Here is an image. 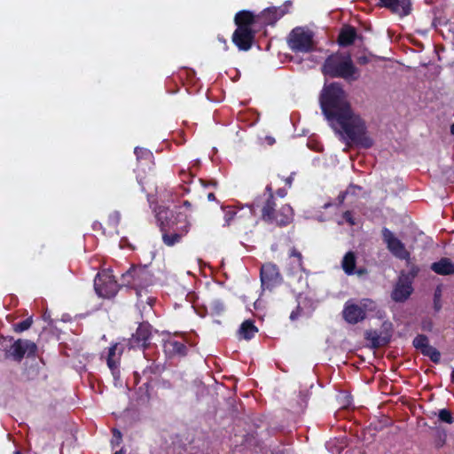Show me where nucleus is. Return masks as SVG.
I'll list each match as a JSON object with an SVG mask.
<instances>
[{"label": "nucleus", "mask_w": 454, "mask_h": 454, "mask_svg": "<svg viewBox=\"0 0 454 454\" xmlns=\"http://www.w3.org/2000/svg\"><path fill=\"white\" fill-rule=\"evenodd\" d=\"M270 196H274V193H273L272 185L270 184L266 185L264 193L262 194V198H270Z\"/></svg>", "instance_id": "obj_44"}, {"label": "nucleus", "mask_w": 454, "mask_h": 454, "mask_svg": "<svg viewBox=\"0 0 454 454\" xmlns=\"http://www.w3.org/2000/svg\"><path fill=\"white\" fill-rule=\"evenodd\" d=\"M183 206L185 207L186 208H191L192 207V204L189 200H184L183 201Z\"/></svg>", "instance_id": "obj_55"}, {"label": "nucleus", "mask_w": 454, "mask_h": 454, "mask_svg": "<svg viewBox=\"0 0 454 454\" xmlns=\"http://www.w3.org/2000/svg\"><path fill=\"white\" fill-rule=\"evenodd\" d=\"M431 270L438 275L447 276L454 274V263L450 259L443 257L431 264Z\"/></svg>", "instance_id": "obj_22"}, {"label": "nucleus", "mask_w": 454, "mask_h": 454, "mask_svg": "<svg viewBox=\"0 0 454 454\" xmlns=\"http://www.w3.org/2000/svg\"><path fill=\"white\" fill-rule=\"evenodd\" d=\"M9 340L12 343L4 349L5 358L20 363L25 356L27 358L36 356L38 348L34 341L27 339L14 340L12 337Z\"/></svg>", "instance_id": "obj_6"}, {"label": "nucleus", "mask_w": 454, "mask_h": 454, "mask_svg": "<svg viewBox=\"0 0 454 454\" xmlns=\"http://www.w3.org/2000/svg\"><path fill=\"white\" fill-rule=\"evenodd\" d=\"M422 355L430 358L434 364H439L441 361V353L434 347L429 345L425 350H422Z\"/></svg>", "instance_id": "obj_28"}, {"label": "nucleus", "mask_w": 454, "mask_h": 454, "mask_svg": "<svg viewBox=\"0 0 454 454\" xmlns=\"http://www.w3.org/2000/svg\"><path fill=\"white\" fill-rule=\"evenodd\" d=\"M179 176L185 184H188L193 178V176L186 170H181Z\"/></svg>", "instance_id": "obj_38"}, {"label": "nucleus", "mask_w": 454, "mask_h": 454, "mask_svg": "<svg viewBox=\"0 0 454 454\" xmlns=\"http://www.w3.org/2000/svg\"><path fill=\"white\" fill-rule=\"evenodd\" d=\"M451 134L454 136V123L450 127Z\"/></svg>", "instance_id": "obj_56"}, {"label": "nucleus", "mask_w": 454, "mask_h": 454, "mask_svg": "<svg viewBox=\"0 0 454 454\" xmlns=\"http://www.w3.org/2000/svg\"><path fill=\"white\" fill-rule=\"evenodd\" d=\"M321 69L325 76L342 78L348 82L356 81L360 75L349 53L331 54L325 59Z\"/></svg>", "instance_id": "obj_3"}, {"label": "nucleus", "mask_w": 454, "mask_h": 454, "mask_svg": "<svg viewBox=\"0 0 454 454\" xmlns=\"http://www.w3.org/2000/svg\"><path fill=\"white\" fill-rule=\"evenodd\" d=\"M365 339L371 342V346L373 348H379L389 342V338L381 337L376 331L366 332Z\"/></svg>", "instance_id": "obj_26"}, {"label": "nucleus", "mask_w": 454, "mask_h": 454, "mask_svg": "<svg viewBox=\"0 0 454 454\" xmlns=\"http://www.w3.org/2000/svg\"><path fill=\"white\" fill-rule=\"evenodd\" d=\"M358 37L356 27L351 25H343L339 32L337 43L340 47L352 45Z\"/></svg>", "instance_id": "obj_20"}, {"label": "nucleus", "mask_w": 454, "mask_h": 454, "mask_svg": "<svg viewBox=\"0 0 454 454\" xmlns=\"http://www.w3.org/2000/svg\"><path fill=\"white\" fill-rule=\"evenodd\" d=\"M287 12L286 6L269 7L263 10L258 19L264 25L273 26L278 20H280Z\"/></svg>", "instance_id": "obj_17"}, {"label": "nucleus", "mask_w": 454, "mask_h": 454, "mask_svg": "<svg viewBox=\"0 0 454 454\" xmlns=\"http://www.w3.org/2000/svg\"><path fill=\"white\" fill-rule=\"evenodd\" d=\"M123 351V345L118 342L111 345L107 349L106 361L115 381L121 379V364Z\"/></svg>", "instance_id": "obj_12"}, {"label": "nucleus", "mask_w": 454, "mask_h": 454, "mask_svg": "<svg viewBox=\"0 0 454 454\" xmlns=\"http://www.w3.org/2000/svg\"><path fill=\"white\" fill-rule=\"evenodd\" d=\"M342 218L350 225H356V221L351 211L347 210L342 214Z\"/></svg>", "instance_id": "obj_37"}, {"label": "nucleus", "mask_w": 454, "mask_h": 454, "mask_svg": "<svg viewBox=\"0 0 454 454\" xmlns=\"http://www.w3.org/2000/svg\"><path fill=\"white\" fill-rule=\"evenodd\" d=\"M343 397L348 398L350 397L349 395H345Z\"/></svg>", "instance_id": "obj_60"}, {"label": "nucleus", "mask_w": 454, "mask_h": 454, "mask_svg": "<svg viewBox=\"0 0 454 454\" xmlns=\"http://www.w3.org/2000/svg\"><path fill=\"white\" fill-rule=\"evenodd\" d=\"M156 220L162 234V241L167 247L180 243L190 230L192 223L188 216L181 212L174 217L168 208L160 207L156 213Z\"/></svg>", "instance_id": "obj_2"}, {"label": "nucleus", "mask_w": 454, "mask_h": 454, "mask_svg": "<svg viewBox=\"0 0 454 454\" xmlns=\"http://www.w3.org/2000/svg\"><path fill=\"white\" fill-rule=\"evenodd\" d=\"M411 0H380V6L390 10L400 17H405L411 12Z\"/></svg>", "instance_id": "obj_15"}, {"label": "nucleus", "mask_w": 454, "mask_h": 454, "mask_svg": "<svg viewBox=\"0 0 454 454\" xmlns=\"http://www.w3.org/2000/svg\"><path fill=\"white\" fill-rule=\"evenodd\" d=\"M207 197L209 201H214L216 200L214 192H209Z\"/></svg>", "instance_id": "obj_53"}, {"label": "nucleus", "mask_w": 454, "mask_h": 454, "mask_svg": "<svg viewBox=\"0 0 454 454\" xmlns=\"http://www.w3.org/2000/svg\"><path fill=\"white\" fill-rule=\"evenodd\" d=\"M200 183H202V184H203L204 186H207V184H206V182H205L204 180H201V179H200Z\"/></svg>", "instance_id": "obj_58"}, {"label": "nucleus", "mask_w": 454, "mask_h": 454, "mask_svg": "<svg viewBox=\"0 0 454 454\" xmlns=\"http://www.w3.org/2000/svg\"><path fill=\"white\" fill-rule=\"evenodd\" d=\"M419 271V267H417V266L413 265V266H411V268L410 275H411L412 278H415V277L418 275Z\"/></svg>", "instance_id": "obj_51"}, {"label": "nucleus", "mask_w": 454, "mask_h": 454, "mask_svg": "<svg viewBox=\"0 0 454 454\" xmlns=\"http://www.w3.org/2000/svg\"><path fill=\"white\" fill-rule=\"evenodd\" d=\"M366 272H367V270L364 268H360L358 270L355 269V273L357 274L358 276H362V275L365 274Z\"/></svg>", "instance_id": "obj_52"}, {"label": "nucleus", "mask_w": 454, "mask_h": 454, "mask_svg": "<svg viewBox=\"0 0 454 454\" xmlns=\"http://www.w3.org/2000/svg\"><path fill=\"white\" fill-rule=\"evenodd\" d=\"M288 260L289 262L287 270L290 274L305 271L303 256L295 247H292L289 249Z\"/></svg>", "instance_id": "obj_18"}, {"label": "nucleus", "mask_w": 454, "mask_h": 454, "mask_svg": "<svg viewBox=\"0 0 454 454\" xmlns=\"http://www.w3.org/2000/svg\"><path fill=\"white\" fill-rule=\"evenodd\" d=\"M434 309L435 312H439L442 309V288L438 286L434 293Z\"/></svg>", "instance_id": "obj_33"}, {"label": "nucleus", "mask_w": 454, "mask_h": 454, "mask_svg": "<svg viewBox=\"0 0 454 454\" xmlns=\"http://www.w3.org/2000/svg\"><path fill=\"white\" fill-rule=\"evenodd\" d=\"M276 194L280 198H284L286 196L287 191L285 188H279L277 190Z\"/></svg>", "instance_id": "obj_50"}, {"label": "nucleus", "mask_w": 454, "mask_h": 454, "mask_svg": "<svg viewBox=\"0 0 454 454\" xmlns=\"http://www.w3.org/2000/svg\"><path fill=\"white\" fill-rule=\"evenodd\" d=\"M369 62V58L367 56H360L357 58V63L360 65H365Z\"/></svg>", "instance_id": "obj_49"}, {"label": "nucleus", "mask_w": 454, "mask_h": 454, "mask_svg": "<svg viewBox=\"0 0 454 454\" xmlns=\"http://www.w3.org/2000/svg\"><path fill=\"white\" fill-rule=\"evenodd\" d=\"M114 454H124V453L122 452V450H120V451H116Z\"/></svg>", "instance_id": "obj_59"}, {"label": "nucleus", "mask_w": 454, "mask_h": 454, "mask_svg": "<svg viewBox=\"0 0 454 454\" xmlns=\"http://www.w3.org/2000/svg\"><path fill=\"white\" fill-rule=\"evenodd\" d=\"M121 221V215L118 211H114L108 215L107 223L112 228H116Z\"/></svg>", "instance_id": "obj_35"}, {"label": "nucleus", "mask_w": 454, "mask_h": 454, "mask_svg": "<svg viewBox=\"0 0 454 454\" xmlns=\"http://www.w3.org/2000/svg\"><path fill=\"white\" fill-rule=\"evenodd\" d=\"M238 211L234 208L228 207L224 210V225H231V222L235 220L237 217Z\"/></svg>", "instance_id": "obj_34"}, {"label": "nucleus", "mask_w": 454, "mask_h": 454, "mask_svg": "<svg viewBox=\"0 0 454 454\" xmlns=\"http://www.w3.org/2000/svg\"><path fill=\"white\" fill-rule=\"evenodd\" d=\"M381 236L387 248L395 257L407 262L410 261V252L406 249L404 244L397 239L389 229L384 227L381 231Z\"/></svg>", "instance_id": "obj_11"}, {"label": "nucleus", "mask_w": 454, "mask_h": 454, "mask_svg": "<svg viewBox=\"0 0 454 454\" xmlns=\"http://www.w3.org/2000/svg\"><path fill=\"white\" fill-rule=\"evenodd\" d=\"M152 277L146 266L133 265L121 275V283L136 290L142 289L152 284Z\"/></svg>", "instance_id": "obj_7"}, {"label": "nucleus", "mask_w": 454, "mask_h": 454, "mask_svg": "<svg viewBox=\"0 0 454 454\" xmlns=\"http://www.w3.org/2000/svg\"><path fill=\"white\" fill-rule=\"evenodd\" d=\"M255 37V31L248 28H236L232 34V43L239 51H247L252 48Z\"/></svg>", "instance_id": "obj_13"}, {"label": "nucleus", "mask_w": 454, "mask_h": 454, "mask_svg": "<svg viewBox=\"0 0 454 454\" xmlns=\"http://www.w3.org/2000/svg\"><path fill=\"white\" fill-rule=\"evenodd\" d=\"M210 184L215 186V182H212Z\"/></svg>", "instance_id": "obj_61"}, {"label": "nucleus", "mask_w": 454, "mask_h": 454, "mask_svg": "<svg viewBox=\"0 0 454 454\" xmlns=\"http://www.w3.org/2000/svg\"><path fill=\"white\" fill-rule=\"evenodd\" d=\"M32 324H33V318H32V317H29L21 322L14 324L12 325L13 331L18 333H22L24 331L28 330L31 327Z\"/></svg>", "instance_id": "obj_31"}, {"label": "nucleus", "mask_w": 454, "mask_h": 454, "mask_svg": "<svg viewBox=\"0 0 454 454\" xmlns=\"http://www.w3.org/2000/svg\"><path fill=\"white\" fill-rule=\"evenodd\" d=\"M143 386L145 387V392L144 394H142V393L139 394L138 397H151V395H153V393H152L153 387L151 386V382L146 381L145 383L143 384Z\"/></svg>", "instance_id": "obj_41"}, {"label": "nucleus", "mask_w": 454, "mask_h": 454, "mask_svg": "<svg viewBox=\"0 0 454 454\" xmlns=\"http://www.w3.org/2000/svg\"><path fill=\"white\" fill-rule=\"evenodd\" d=\"M413 288L411 283L407 279L400 278L395 287L392 292V299L397 302H403L406 301L411 294Z\"/></svg>", "instance_id": "obj_19"}, {"label": "nucleus", "mask_w": 454, "mask_h": 454, "mask_svg": "<svg viewBox=\"0 0 454 454\" xmlns=\"http://www.w3.org/2000/svg\"><path fill=\"white\" fill-rule=\"evenodd\" d=\"M218 40L224 44V50H228L227 41L223 37L218 36Z\"/></svg>", "instance_id": "obj_54"}, {"label": "nucleus", "mask_w": 454, "mask_h": 454, "mask_svg": "<svg viewBox=\"0 0 454 454\" xmlns=\"http://www.w3.org/2000/svg\"><path fill=\"white\" fill-rule=\"evenodd\" d=\"M412 344L416 349L425 350L430 344L427 335L425 334H418L412 341Z\"/></svg>", "instance_id": "obj_29"}, {"label": "nucleus", "mask_w": 454, "mask_h": 454, "mask_svg": "<svg viewBox=\"0 0 454 454\" xmlns=\"http://www.w3.org/2000/svg\"><path fill=\"white\" fill-rule=\"evenodd\" d=\"M315 34L305 27H296L287 36V44L294 53H309L315 51Z\"/></svg>", "instance_id": "obj_5"}, {"label": "nucleus", "mask_w": 454, "mask_h": 454, "mask_svg": "<svg viewBox=\"0 0 454 454\" xmlns=\"http://www.w3.org/2000/svg\"><path fill=\"white\" fill-rule=\"evenodd\" d=\"M234 22L237 28L253 29L252 26L255 23V16L252 12L243 10L236 13Z\"/></svg>", "instance_id": "obj_21"}, {"label": "nucleus", "mask_w": 454, "mask_h": 454, "mask_svg": "<svg viewBox=\"0 0 454 454\" xmlns=\"http://www.w3.org/2000/svg\"><path fill=\"white\" fill-rule=\"evenodd\" d=\"M257 332L258 328L254 325V322L251 320H246L241 324L239 329V338L249 340L254 338Z\"/></svg>", "instance_id": "obj_25"}, {"label": "nucleus", "mask_w": 454, "mask_h": 454, "mask_svg": "<svg viewBox=\"0 0 454 454\" xmlns=\"http://www.w3.org/2000/svg\"><path fill=\"white\" fill-rule=\"evenodd\" d=\"M176 194L179 196H184L186 193L190 192V188L187 184H181L178 186V188L176 190Z\"/></svg>", "instance_id": "obj_42"}, {"label": "nucleus", "mask_w": 454, "mask_h": 454, "mask_svg": "<svg viewBox=\"0 0 454 454\" xmlns=\"http://www.w3.org/2000/svg\"><path fill=\"white\" fill-rule=\"evenodd\" d=\"M147 371H150V372H152L153 374H156V373L160 372V366L159 364H155L154 363H152L151 365L147 366L145 369L144 373H146Z\"/></svg>", "instance_id": "obj_43"}, {"label": "nucleus", "mask_w": 454, "mask_h": 454, "mask_svg": "<svg viewBox=\"0 0 454 454\" xmlns=\"http://www.w3.org/2000/svg\"><path fill=\"white\" fill-rule=\"evenodd\" d=\"M362 190H363L362 186L351 184L348 186L346 192H348V194L357 195V192H360Z\"/></svg>", "instance_id": "obj_39"}, {"label": "nucleus", "mask_w": 454, "mask_h": 454, "mask_svg": "<svg viewBox=\"0 0 454 454\" xmlns=\"http://www.w3.org/2000/svg\"><path fill=\"white\" fill-rule=\"evenodd\" d=\"M40 368L37 364L31 365L29 367H26L24 370V374L27 380H35L39 376Z\"/></svg>", "instance_id": "obj_32"}, {"label": "nucleus", "mask_w": 454, "mask_h": 454, "mask_svg": "<svg viewBox=\"0 0 454 454\" xmlns=\"http://www.w3.org/2000/svg\"><path fill=\"white\" fill-rule=\"evenodd\" d=\"M134 153L137 157V161L145 160L146 162H152L153 159V153L146 148L137 146L135 148Z\"/></svg>", "instance_id": "obj_27"}, {"label": "nucleus", "mask_w": 454, "mask_h": 454, "mask_svg": "<svg viewBox=\"0 0 454 454\" xmlns=\"http://www.w3.org/2000/svg\"><path fill=\"white\" fill-rule=\"evenodd\" d=\"M342 317L347 323L356 325L365 319L366 311L361 306L353 303L351 301H348L344 305Z\"/></svg>", "instance_id": "obj_14"}, {"label": "nucleus", "mask_w": 454, "mask_h": 454, "mask_svg": "<svg viewBox=\"0 0 454 454\" xmlns=\"http://www.w3.org/2000/svg\"><path fill=\"white\" fill-rule=\"evenodd\" d=\"M261 286L263 291H273L283 282L279 268L273 262H265L260 269Z\"/></svg>", "instance_id": "obj_8"}, {"label": "nucleus", "mask_w": 454, "mask_h": 454, "mask_svg": "<svg viewBox=\"0 0 454 454\" xmlns=\"http://www.w3.org/2000/svg\"><path fill=\"white\" fill-rule=\"evenodd\" d=\"M94 289L96 294L102 298H113L119 290V285L114 277L109 273H98L94 279Z\"/></svg>", "instance_id": "obj_9"}, {"label": "nucleus", "mask_w": 454, "mask_h": 454, "mask_svg": "<svg viewBox=\"0 0 454 454\" xmlns=\"http://www.w3.org/2000/svg\"><path fill=\"white\" fill-rule=\"evenodd\" d=\"M451 380H452V382H454V369L452 370V372H451Z\"/></svg>", "instance_id": "obj_57"}, {"label": "nucleus", "mask_w": 454, "mask_h": 454, "mask_svg": "<svg viewBox=\"0 0 454 454\" xmlns=\"http://www.w3.org/2000/svg\"><path fill=\"white\" fill-rule=\"evenodd\" d=\"M356 265V256L353 251H348L345 254L341 261V267L347 275L355 274Z\"/></svg>", "instance_id": "obj_24"}, {"label": "nucleus", "mask_w": 454, "mask_h": 454, "mask_svg": "<svg viewBox=\"0 0 454 454\" xmlns=\"http://www.w3.org/2000/svg\"><path fill=\"white\" fill-rule=\"evenodd\" d=\"M153 339V327L148 322L138 325L136 332L128 339L127 346L129 349H146L151 346Z\"/></svg>", "instance_id": "obj_10"}, {"label": "nucleus", "mask_w": 454, "mask_h": 454, "mask_svg": "<svg viewBox=\"0 0 454 454\" xmlns=\"http://www.w3.org/2000/svg\"><path fill=\"white\" fill-rule=\"evenodd\" d=\"M253 207H261L262 221L271 224L275 223L280 227L287 226L294 218V210L288 204H285L276 210L274 196H270V198L258 197L254 201Z\"/></svg>", "instance_id": "obj_4"}, {"label": "nucleus", "mask_w": 454, "mask_h": 454, "mask_svg": "<svg viewBox=\"0 0 454 454\" xmlns=\"http://www.w3.org/2000/svg\"><path fill=\"white\" fill-rule=\"evenodd\" d=\"M164 352L169 357H184L188 353V347L184 340L175 338L167 340L163 344Z\"/></svg>", "instance_id": "obj_16"}, {"label": "nucleus", "mask_w": 454, "mask_h": 454, "mask_svg": "<svg viewBox=\"0 0 454 454\" xmlns=\"http://www.w3.org/2000/svg\"><path fill=\"white\" fill-rule=\"evenodd\" d=\"M209 309L211 315L220 316L224 312L225 305L220 300H214L209 303Z\"/></svg>", "instance_id": "obj_30"}, {"label": "nucleus", "mask_w": 454, "mask_h": 454, "mask_svg": "<svg viewBox=\"0 0 454 454\" xmlns=\"http://www.w3.org/2000/svg\"><path fill=\"white\" fill-rule=\"evenodd\" d=\"M439 419L441 421L449 424H451L454 421V419L452 418L450 411L446 409H442L439 411Z\"/></svg>", "instance_id": "obj_36"}, {"label": "nucleus", "mask_w": 454, "mask_h": 454, "mask_svg": "<svg viewBox=\"0 0 454 454\" xmlns=\"http://www.w3.org/2000/svg\"><path fill=\"white\" fill-rule=\"evenodd\" d=\"M319 101L324 115L333 129L340 127L347 138L358 147L369 149L373 145L365 121L353 112L340 83L325 86Z\"/></svg>", "instance_id": "obj_1"}, {"label": "nucleus", "mask_w": 454, "mask_h": 454, "mask_svg": "<svg viewBox=\"0 0 454 454\" xmlns=\"http://www.w3.org/2000/svg\"><path fill=\"white\" fill-rule=\"evenodd\" d=\"M201 389H202V395L204 394V391H206V394L211 397H214L215 395H222V396L229 395L228 397H231L230 394L226 393V392H230V389H228L222 383L215 382L213 385L208 386V387H206L203 385L201 387Z\"/></svg>", "instance_id": "obj_23"}, {"label": "nucleus", "mask_w": 454, "mask_h": 454, "mask_svg": "<svg viewBox=\"0 0 454 454\" xmlns=\"http://www.w3.org/2000/svg\"><path fill=\"white\" fill-rule=\"evenodd\" d=\"M113 434H114V440L116 441V443L119 444L121 441V433L118 429L114 428Z\"/></svg>", "instance_id": "obj_46"}, {"label": "nucleus", "mask_w": 454, "mask_h": 454, "mask_svg": "<svg viewBox=\"0 0 454 454\" xmlns=\"http://www.w3.org/2000/svg\"><path fill=\"white\" fill-rule=\"evenodd\" d=\"M295 173L293 172L289 176L285 179L286 184L290 188L292 186Z\"/></svg>", "instance_id": "obj_47"}, {"label": "nucleus", "mask_w": 454, "mask_h": 454, "mask_svg": "<svg viewBox=\"0 0 454 454\" xmlns=\"http://www.w3.org/2000/svg\"><path fill=\"white\" fill-rule=\"evenodd\" d=\"M92 229L95 231H102L103 234H105V229L102 225V223L98 221H95L93 223H92Z\"/></svg>", "instance_id": "obj_45"}, {"label": "nucleus", "mask_w": 454, "mask_h": 454, "mask_svg": "<svg viewBox=\"0 0 454 454\" xmlns=\"http://www.w3.org/2000/svg\"><path fill=\"white\" fill-rule=\"evenodd\" d=\"M347 195H348V192L346 191L340 192V194L337 197L338 203L342 204L344 202Z\"/></svg>", "instance_id": "obj_48"}, {"label": "nucleus", "mask_w": 454, "mask_h": 454, "mask_svg": "<svg viewBox=\"0 0 454 454\" xmlns=\"http://www.w3.org/2000/svg\"><path fill=\"white\" fill-rule=\"evenodd\" d=\"M301 313H302V309L298 304L297 307L295 308V309H294L291 312L290 317H289L290 320L294 321V320L298 319L301 317Z\"/></svg>", "instance_id": "obj_40"}]
</instances>
